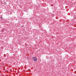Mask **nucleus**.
Instances as JSON below:
<instances>
[{
    "label": "nucleus",
    "instance_id": "1",
    "mask_svg": "<svg viewBox=\"0 0 76 76\" xmlns=\"http://www.w3.org/2000/svg\"><path fill=\"white\" fill-rule=\"evenodd\" d=\"M32 58L34 61H37V60H38V59L37 57H33Z\"/></svg>",
    "mask_w": 76,
    "mask_h": 76
},
{
    "label": "nucleus",
    "instance_id": "2",
    "mask_svg": "<svg viewBox=\"0 0 76 76\" xmlns=\"http://www.w3.org/2000/svg\"><path fill=\"white\" fill-rule=\"evenodd\" d=\"M1 19L2 20V19H2V17H1Z\"/></svg>",
    "mask_w": 76,
    "mask_h": 76
},
{
    "label": "nucleus",
    "instance_id": "3",
    "mask_svg": "<svg viewBox=\"0 0 76 76\" xmlns=\"http://www.w3.org/2000/svg\"><path fill=\"white\" fill-rule=\"evenodd\" d=\"M22 27H23V26H22Z\"/></svg>",
    "mask_w": 76,
    "mask_h": 76
}]
</instances>
